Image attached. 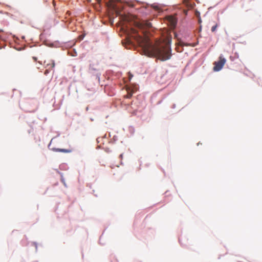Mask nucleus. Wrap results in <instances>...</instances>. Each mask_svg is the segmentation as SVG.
<instances>
[{
    "instance_id": "0eeeda50",
    "label": "nucleus",
    "mask_w": 262,
    "mask_h": 262,
    "mask_svg": "<svg viewBox=\"0 0 262 262\" xmlns=\"http://www.w3.org/2000/svg\"><path fill=\"white\" fill-rule=\"evenodd\" d=\"M168 20L171 27L174 28L177 25V20L176 18L172 16H169L168 17Z\"/></svg>"
},
{
    "instance_id": "2eb2a0df",
    "label": "nucleus",
    "mask_w": 262,
    "mask_h": 262,
    "mask_svg": "<svg viewBox=\"0 0 262 262\" xmlns=\"http://www.w3.org/2000/svg\"><path fill=\"white\" fill-rule=\"evenodd\" d=\"M49 72H50V70L49 69H47L45 71L44 74L45 75H47L49 73Z\"/></svg>"
},
{
    "instance_id": "423d86ee",
    "label": "nucleus",
    "mask_w": 262,
    "mask_h": 262,
    "mask_svg": "<svg viewBox=\"0 0 262 262\" xmlns=\"http://www.w3.org/2000/svg\"><path fill=\"white\" fill-rule=\"evenodd\" d=\"M151 27V24L148 21H144L141 24H138V28L141 30H144L145 28H149Z\"/></svg>"
},
{
    "instance_id": "6e6552de",
    "label": "nucleus",
    "mask_w": 262,
    "mask_h": 262,
    "mask_svg": "<svg viewBox=\"0 0 262 262\" xmlns=\"http://www.w3.org/2000/svg\"><path fill=\"white\" fill-rule=\"evenodd\" d=\"M52 150L54 151L57 152H62L66 153H69L71 152V150L64 148H53L51 149Z\"/></svg>"
},
{
    "instance_id": "ddd939ff",
    "label": "nucleus",
    "mask_w": 262,
    "mask_h": 262,
    "mask_svg": "<svg viewBox=\"0 0 262 262\" xmlns=\"http://www.w3.org/2000/svg\"><path fill=\"white\" fill-rule=\"evenodd\" d=\"M51 61H52V66H51V68H54V67H55V61H54V60H51Z\"/></svg>"
},
{
    "instance_id": "c756f323",
    "label": "nucleus",
    "mask_w": 262,
    "mask_h": 262,
    "mask_svg": "<svg viewBox=\"0 0 262 262\" xmlns=\"http://www.w3.org/2000/svg\"><path fill=\"white\" fill-rule=\"evenodd\" d=\"M91 121H93V119L92 118L91 119Z\"/></svg>"
},
{
    "instance_id": "f8f14e48",
    "label": "nucleus",
    "mask_w": 262,
    "mask_h": 262,
    "mask_svg": "<svg viewBox=\"0 0 262 262\" xmlns=\"http://www.w3.org/2000/svg\"><path fill=\"white\" fill-rule=\"evenodd\" d=\"M116 3L118 1V0H115ZM118 6H117V4H116V16L118 14V11H117Z\"/></svg>"
},
{
    "instance_id": "5701e85b",
    "label": "nucleus",
    "mask_w": 262,
    "mask_h": 262,
    "mask_svg": "<svg viewBox=\"0 0 262 262\" xmlns=\"http://www.w3.org/2000/svg\"><path fill=\"white\" fill-rule=\"evenodd\" d=\"M110 96H113L114 95V94L113 93L112 94H108Z\"/></svg>"
},
{
    "instance_id": "cd10ccee",
    "label": "nucleus",
    "mask_w": 262,
    "mask_h": 262,
    "mask_svg": "<svg viewBox=\"0 0 262 262\" xmlns=\"http://www.w3.org/2000/svg\"><path fill=\"white\" fill-rule=\"evenodd\" d=\"M201 19H199V23H201Z\"/></svg>"
},
{
    "instance_id": "9b49d317",
    "label": "nucleus",
    "mask_w": 262,
    "mask_h": 262,
    "mask_svg": "<svg viewBox=\"0 0 262 262\" xmlns=\"http://www.w3.org/2000/svg\"><path fill=\"white\" fill-rule=\"evenodd\" d=\"M217 26H218L217 24H215L214 26H212L211 28V31L214 32L216 30Z\"/></svg>"
},
{
    "instance_id": "4468645a",
    "label": "nucleus",
    "mask_w": 262,
    "mask_h": 262,
    "mask_svg": "<svg viewBox=\"0 0 262 262\" xmlns=\"http://www.w3.org/2000/svg\"><path fill=\"white\" fill-rule=\"evenodd\" d=\"M103 238V235H102L100 237V239H99V243L100 244L102 245H103L104 244L101 243V241Z\"/></svg>"
},
{
    "instance_id": "9d476101",
    "label": "nucleus",
    "mask_w": 262,
    "mask_h": 262,
    "mask_svg": "<svg viewBox=\"0 0 262 262\" xmlns=\"http://www.w3.org/2000/svg\"><path fill=\"white\" fill-rule=\"evenodd\" d=\"M70 55L72 56H76L77 55V52L75 49H73L72 51V53H70Z\"/></svg>"
},
{
    "instance_id": "f257e3e1",
    "label": "nucleus",
    "mask_w": 262,
    "mask_h": 262,
    "mask_svg": "<svg viewBox=\"0 0 262 262\" xmlns=\"http://www.w3.org/2000/svg\"><path fill=\"white\" fill-rule=\"evenodd\" d=\"M142 33L144 34L143 30ZM134 41L142 48L144 54L148 57H157L162 61L168 60L171 57L170 47L171 39H159L152 43L147 36L145 35L143 36L139 34L136 29L131 28L127 34L125 40L122 41V42L126 46L127 45L133 44Z\"/></svg>"
},
{
    "instance_id": "7c9ffc66",
    "label": "nucleus",
    "mask_w": 262,
    "mask_h": 262,
    "mask_svg": "<svg viewBox=\"0 0 262 262\" xmlns=\"http://www.w3.org/2000/svg\"><path fill=\"white\" fill-rule=\"evenodd\" d=\"M46 46H50L49 45H48V44H46Z\"/></svg>"
},
{
    "instance_id": "a878e982",
    "label": "nucleus",
    "mask_w": 262,
    "mask_h": 262,
    "mask_svg": "<svg viewBox=\"0 0 262 262\" xmlns=\"http://www.w3.org/2000/svg\"><path fill=\"white\" fill-rule=\"evenodd\" d=\"M88 109H89L88 107H86V111H88Z\"/></svg>"
},
{
    "instance_id": "a211bd4d",
    "label": "nucleus",
    "mask_w": 262,
    "mask_h": 262,
    "mask_svg": "<svg viewBox=\"0 0 262 262\" xmlns=\"http://www.w3.org/2000/svg\"><path fill=\"white\" fill-rule=\"evenodd\" d=\"M105 150L107 152H110L111 151H112L111 150H110V149L108 148H105Z\"/></svg>"
},
{
    "instance_id": "1a4fd4ad",
    "label": "nucleus",
    "mask_w": 262,
    "mask_h": 262,
    "mask_svg": "<svg viewBox=\"0 0 262 262\" xmlns=\"http://www.w3.org/2000/svg\"><path fill=\"white\" fill-rule=\"evenodd\" d=\"M5 41L3 39H0V49L4 48L5 47Z\"/></svg>"
},
{
    "instance_id": "dca6fc26",
    "label": "nucleus",
    "mask_w": 262,
    "mask_h": 262,
    "mask_svg": "<svg viewBox=\"0 0 262 262\" xmlns=\"http://www.w3.org/2000/svg\"><path fill=\"white\" fill-rule=\"evenodd\" d=\"M33 244L35 246V249H36V251H37V243L36 242H33Z\"/></svg>"
},
{
    "instance_id": "c85d7f7f",
    "label": "nucleus",
    "mask_w": 262,
    "mask_h": 262,
    "mask_svg": "<svg viewBox=\"0 0 262 262\" xmlns=\"http://www.w3.org/2000/svg\"><path fill=\"white\" fill-rule=\"evenodd\" d=\"M67 13H69V14H70V13L69 12V11H68Z\"/></svg>"
},
{
    "instance_id": "4be33fe9",
    "label": "nucleus",
    "mask_w": 262,
    "mask_h": 262,
    "mask_svg": "<svg viewBox=\"0 0 262 262\" xmlns=\"http://www.w3.org/2000/svg\"><path fill=\"white\" fill-rule=\"evenodd\" d=\"M132 77H133V75H130L129 77V79L130 80L132 78Z\"/></svg>"
},
{
    "instance_id": "7ed1b4c3",
    "label": "nucleus",
    "mask_w": 262,
    "mask_h": 262,
    "mask_svg": "<svg viewBox=\"0 0 262 262\" xmlns=\"http://www.w3.org/2000/svg\"><path fill=\"white\" fill-rule=\"evenodd\" d=\"M101 68L98 61H91L89 65V72L96 76V78L99 79Z\"/></svg>"
},
{
    "instance_id": "20e7f679",
    "label": "nucleus",
    "mask_w": 262,
    "mask_h": 262,
    "mask_svg": "<svg viewBox=\"0 0 262 262\" xmlns=\"http://www.w3.org/2000/svg\"><path fill=\"white\" fill-rule=\"evenodd\" d=\"M226 62V59L224 58L222 55H221L219 58V60L215 61L213 63L214 66L213 67V70L216 72L220 71L224 67Z\"/></svg>"
},
{
    "instance_id": "6ab92c4d",
    "label": "nucleus",
    "mask_w": 262,
    "mask_h": 262,
    "mask_svg": "<svg viewBox=\"0 0 262 262\" xmlns=\"http://www.w3.org/2000/svg\"><path fill=\"white\" fill-rule=\"evenodd\" d=\"M61 181L64 183V185H66L64 180H63L62 176H61Z\"/></svg>"
},
{
    "instance_id": "f3484780",
    "label": "nucleus",
    "mask_w": 262,
    "mask_h": 262,
    "mask_svg": "<svg viewBox=\"0 0 262 262\" xmlns=\"http://www.w3.org/2000/svg\"><path fill=\"white\" fill-rule=\"evenodd\" d=\"M179 45L180 46H183L184 45H186L184 42H182V41H179Z\"/></svg>"
},
{
    "instance_id": "393cba45",
    "label": "nucleus",
    "mask_w": 262,
    "mask_h": 262,
    "mask_svg": "<svg viewBox=\"0 0 262 262\" xmlns=\"http://www.w3.org/2000/svg\"><path fill=\"white\" fill-rule=\"evenodd\" d=\"M16 50H17L18 51H20L21 49H16Z\"/></svg>"
},
{
    "instance_id": "bb28decb",
    "label": "nucleus",
    "mask_w": 262,
    "mask_h": 262,
    "mask_svg": "<svg viewBox=\"0 0 262 262\" xmlns=\"http://www.w3.org/2000/svg\"><path fill=\"white\" fill-rule=\"evenodd\" d=\"M99 140V138H98V139H97V142H99V140Z\"/></svg>"
},
{
    "instance_id": "f03ea898",
    "label": "nucleus",
    "mask_w": 262,
    "mask_h": 262,
    "mask_svg": "<svg viewBox=\"0 0 262 262\" xmlns=\"http://www.w3.org/2000/svg\"><path fill=\"white\" fill-rule=\"evenodd\" d=\"M105 4L106 12L102 19L104 24L114 27V15L115 14V0H103Z\"/></svg>"
},
{
    "instance_id": "b1692460",
    "label": "nucleus",
    "mask_w": 262,
    "mask_h": 262,
    "mask_svg": "<svg viewBox=\"0 0 262 262\" xmlns=\"http://www.w3.org/2000/svg\"><path fill=\"white\" fill-rule=\"evenodd\" d=\"M112 140H115V136H113V138H112Z\"/></svg>"
},
{
    "instance_id": "aec40b11",
    "label": "nucleus",
    "mask_w": 262,
    "mask_h": 262,
    "mask_svg": "<svg viewBox=\"0 0 262 262\" xmlns=\"http://www.w3.org/2000/svg\"><path fill=\"white\" fill-rule=\"evenodd\" d=\"M50 146H51V143L48 145V148H49V149H51V148H50Z\"/></svg>"
},
{
    "instance_id": "39448f33",
    "label": "nucleus",
    "mask_w": 262,
    "mask_h": 262,
    "mask_svg": "<svg viewBox=\"0 0 262 262\" xmlns=\"http://www.w3.org/2000/svg\"><path fill=\"white\" fill-rule=\"evenodd\" d=\"M138 89V86L136 85L128 86L126 85L124 91L126 92V94L124 95V97L126 98H130L133 93L137 91Z\"/></svg>"
},
{
    "instance_id": "412c9836",
    "label": "nucleus",
    "mask_w": 262,
    "mask_h": 262,
    "mask_svg": "<svg viewBox=\"0 0 262 262\" xmlns=\"http://www.w3.org/2000/svg\"><path fill=\"white\" fill-rule=\"evenodd\" d=\"M33 59H34V60L35 61H36V60H37V58H36V57H33Z\"/></svg>"
}]
</instances>
